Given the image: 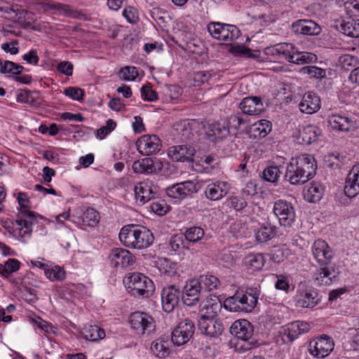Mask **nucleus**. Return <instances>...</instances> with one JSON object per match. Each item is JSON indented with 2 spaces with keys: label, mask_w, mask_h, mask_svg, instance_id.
Segmentation results:
<instances>
[{
  "label": "nucleus",
  "mask_w": 359,
  "mask_h": 359,
  "mask_svg": "<svg viewBox=\"0 0 359 359\" xmlns=\"http://www.w3.org/2000/svg\"><path fill=\"white\" fill-rule=\"evenodd\" d=\"M316 170L315 158L309 154H302L291 158L285 177L292 184H304L313 177Z\"/></svg>",
  "instance_id": "f257e3e1"
},
{
  "label": "nucleus",
  "mask_w": 359,
  "mask_h": 359,
  "mask_svg": "<svg viewBox=\"0 0 359 359\" xmlns=\"http://www.w3.org/2000/svg\"><path fill=\"white\" fill-rule=\"evenodd\" d=\"M18 201L20 206L17 215V219L15 221L13 236H16L22 242H26L32 233V225L36 222V217L34 212L28 209L29 199L27 194L24 192L18 193Z\"/></svg>",
  "instance_id": "f03ea898"
},
{
  "label": "nucleus",
  "mask_w": 359,
  "mask_h": 359,
  "mask_svg": "<svg viewBox=\"0 0 359 359\" xmlns=\"http://www.w3.org/2000/svg\"><path fill=\"white\" fill-rule=\"evenodd\" d=\"M119 239L126 247L141 250L149 248L153 243L154 237L144 226L128 224L121 229Z\"/></svg>",
  "instance_id": "7ed1b4c3"
},
{
  "label": "nucleus",
  "mask_w": 359,
  "mask_h": 359,
  "mask_svg": "<svg viewBox=\"0 0 359 359\" xmlns=\"http://www.w3.org/2000/svg\"><path fill=\"white\" fill-rule=\"evenodd\" d=\"M268 54L278 59H285L287 62L304 65L314 63L317 61L316 55L306 51H299L293 43H281L275 45L272 48H267Z\"/></svg>",
  "instance_id": "20e7f679"
},
{
  "label": "nucleus",
  "mask_w": 359,
  "mask_h": 359,
  "mask_svg": "<svg viewBox=\"0 0 359 359\" xmlns=\"http://www.w3.org/2000/svg\"><path fill=\"white\" fill-rule=\"evenodd\" d=\"M230 333L237 338L236 347L246 351L258 346L257 340L252 337L254 328L252 325L245 319L233 322L229 328Z\"/></svg>",
  "instance_id": "39448f33"
},
{
  "label": "nucleus",
  "mask_w": 359,
  "mask_h": 359,
  "mask_svg": "<svg viewBox=\"0 0 359 359\" xmlns=\"http://www.w3.org/2000/svg\"><path fill=\"white\" fill-rule=\"evenodd\" d=\"M123 282L129 292L134 296L148 298L155 290L153 281L140 273H130L124 278Z\"/></svg>",
  "instance_id": "423d86ee"
},
{
  "label": "nucleus",
  "mask_w": 359,
  "mask_h": 359,
  "mask_svg": "<svg viewBox=\"0 0 359 359\" xmlns=\"http://www.w3.org/2000/svg\"><path fill=\"white\" fill-rule=\"evenodd\" d=\"M334 346V341L330 337L322 335L309 342L308 351L315 358H324L331 353Z\"/></svg>",
  "instance_id": "0eeeda50"
},
{
  "label": "nucleus",
  "mask_w": 359,
  "mask_h": 359,
  "mask_svg": "<svg viewBox=\"0 0 359 359\" xmlns=\"http://www.w3.org/2000/svg\"><path fill=\"white\" fill-rule=\"evenodd\" d=\"M130 323L131 327L138 334H149L155 329V321L149 314L136 311L130 314Z\"/></svg>",
  "instance_id": "6e6552de"
},
{
  "label": "nucleus",
  "mask_w": 359,
  "mask_h": 359,
  "mask_svg": "<svg viewBox=\"0 0 359 359\" xmlns=\"http://www.w3.org/2000/svg\"><path fill=\"white\" fill-rule=\"evenodd\" d=\"M273 211L281 226L290 227L295 220L294 207L291 203L285 200L279 199L276 201Z\"/></svg>",
  "instance_id": "1a4fd4ad"
},
{
  "label": "nucleus",
  "mask_w": 359,
  "mask_h": 359,
  "mask_svg": "<svg viewBox=\"0 0 359 359\" xmlns=\"http://www.w3.org/2000/svg\"><path fill=\"white\" fill-rule=\"evenodd\" d=\"M195 332L194 323L190 319H184L180 322L171 334V340L176 346H182L187 343Z\"/></svg>",
  "instance_id": "9d476101"
},
{
  "label": "nucleus",
  "mask_w": 359,
  "mask_h": 359,
  "mask_svg": "<svg viewBox=\"0 0 359 359\" xmlns=\"http://www.w3.org/2000/svg\"><path fill=\"white\" fill-rule=\"evenodd\" d=\"M198 326L203 334L211 337L221 335L225 327L219 319L205 316H200Z\"/></svg>",
  "instance_id": "9b49d317"
},
{
  "label": "nucleus",
  "mask_w": 359,
  "mask_h": 359,
  "mask_svg": "<svg viewBox=\"0 0 359 359\" xmlns=\"http://www.w3.org/2000/svg\"><path fill=\"white\" fill-rule=\"evenodd\" d=\"M165 191L170 198L182 200L196 193L198 189L194 182L187 180L168 187Z\"/></svg>",
  "instance_id": "f8f14e48"
},
{
  "label": "nucleus",
  "mask_w": 359,
  "mask_h": 359,
  "mask_svg": "<svg viewBox=\"0 0 359 359\" xmlns=\"http://www.w3.org/2000/svg\"><path fill=\"white\" fill-rule=\"evenodd\" d=\"M311 250L314 259L320 266L329 264L334 257V253L328 243L322 239L316 240Z\"/></svg>",
  "instance_id": "ddd939ff"
},
{
  "label": "nucleus",
  "mask_w": 359,
  "mask_h": 359,
  "mask_svg": "<svg viewBox=\"0 0 359 359\" xmlns=\"http://www.w3.org/2000/svg\"><path fill=\"white\" fill-rule=\"evenodd\" d=\"M205 130L207 139L215 143L225 139L230 134L225 120L208 123Z\"/></svg>",
  "instance_id": "4468645a"
},
{
  "label": "nucleus",
  "mask_w": 359,
  "mask_h": 359,
  "mask_svg": "<svg viewBox=\"0 0 359 359\" xmlns=\"http://www.w3.org/2000/svg\"><path fill=\"white\" fill-rule=\"evenodd\" d=\"M201 289L196 279L187 281L182 292L183 303L188 306L196 305L199 302Z\"/></svg>",
  "instance_id": "2eb2a0df"
},
{
  "label": "nucleus",
  "mask_w": 359,
  "mask_h": 359,
  "mask_svg": "<svg viewBox=\"0 0 359 359\" xmlns=\"http://www.w3.org/2000/svg\"><path fill=\"white\" fill-rule=\"evenodd\" d=\"M161 140L155 135H145L136 142L137 151L142 155L149 156L160 150Z\"/></svg>",
  "instance_id": "dca6fc26"
},
{
  "label": "nucleus",
  "mask_w": 359,
  "mask_h": 359,
  "mask_svg": "<svg viewBox=\"0 0 359 359\" xmlns=\"http://www.w3.org/2000/svg\"><path fill=\"white\" fill-rule=\"evenodd\" d=\"M132 168L135 173H157L163 169V163L157 158H144L135 161Z\"/></svg>",
  "instance_id": "f3484780"
},
{
  "label": "nucleus",
  "mask_w": 359,
  "mask_h": 359,
  "mask_svg": "<svg viewBox=\"0 0 359 359\" xmlns=\"http://www.w3.org/2000/svg\"><path fill=\"white\" fill-rule=\"evenodd\" d=\"M292 32L297 34L306 36H316L320 34V26L311 20L302 19L292 22L291 25Z\"/></svg>",
  "instance_id": "a211bd4d"
},
{
  "label": "nucleus",
  "mask_w": 359,
  "mask_h": 359,
  "mask_svg": "<svg viewBox=\"0 0 359 359\" xmlns=\"http://www.w3.org/2000/svg\"><path fill=\"white\" fill-rule=\"evenodd\" d=\"M180 291L175 285H169L161 291L163 310L166 313L172 312L179 302Z\"/></svg>",
  "instance_id": "6ab92c4d"
},
{
  "label": "nucleus",
  "mask_w": 359,
  "mask_h": 359,
  "mask_svg": "<svg viewBox=\"0 0 359 359\" xmlns=\"http://www.w3.org/2000/svg\"><path fill=\"white\" fill-rule=\"evenodd\" d=\"M109 259L113 266L121 268L133 265L135 262V257L128 250L123 248L112 249Z\"/></svg>",
  "instance_id": "aec40b11"
},
{
  "label": "nucleus",
  "mask_w": 359,
  "mask_h": 359,
  "mask_svg": "<svg viewBox=\"0 0 359 359\" xmlns=\"http://www.w3.org/2000/svg\"><path fill=\"white\" fill-rule=\"evenodd\" d=\"M241 297V311L250 312L257 304L260 294L257 287H248L246 290H238Z\"/></svg>",
  "instance_id": "412c9836"
},
{
  "label": "nucleus",
  "mask_w": 359,
  "mask_h": 359,
  "mask_svg": "<svg viewBox=\"0 0 359 359\" xmlns=\"http://www.w3.org/2000/svg\"><path fill=\"white\" fill-rule=\"evenodd\" d=\"M134 192L137 201L141 204H144L148 201L155 199L157 195L156 187L151 182H141L134 187Z\"/></svg>",
  "instance_id": "4be33fe9"
},
{
  "label": "nucleus",
  "mask_w": 359,
  "mask_h": 359,
  "mask_svg": "<svg viewBox=\"0 0 359 359\" xmlns=\"http://www.w3.org/2000/svg\"><path fill=\"white\" fill-rule=\"evenodd\" d=\"M296 306L301 308H313L320 299L316 290L306 289L299 290L295 297Z\"/></svg>",
  "instance_id": "5701e85b"
},
{
  "label": "nucleus",
  "mask_w": 359,
  "mask_h": 359,
  "mask_svg": "<svg viewBox=\"0 0 359 359\" xmlns=\"http://www.w3.org/2000/svg\"><path fill=\"white\" fill-rule=\"evenodd\" d=\"M229 184L223 181H216L208 184L205 189V197L212 201L223 198L229 192Z\"/></svg>",
  "instance_id": "b1692460"
},
{
  "label": "nucleus",
  "mask_w": 359,
  "mask_h": 359,
  "mask_svg": "<svg viewBox=\"0 0 359 359\" xmlns=\"http://www.w3.org/2000/svg\"><path fill=\"white\" fill-rule=\"evenodd\" d=\"M239 108L243 114L252 116L259 115L264 110L262 99L257 96L243 98L239 104Z\"/></svg>",
  "instance_id": "393cba45"
},
{
  "label": "nucleus",
  "mask_w": 359,
  "mask_h": 359,
  "mask_svg": "<svg viewBox=\"0 0 359 359\" xmlns=\"http://www.w3.org/2000/svg\"><path fill=\"white\" fill-rule=\"evenodd\" d=\"M346 196L353 198L359 194V164L349 171L344 188Z\"/></svg>",
  "instance_id": "a878e982"
},
{
  "label": "nucleus",
  "mask_w": 359,
  "mask_h": 359,
  "mask_svg": "<svg viewBox=\"0 0 359 359\" xmlns=\"http://www.w3.org/2000/svg\"><path fill=\"white\" fill-rule=\"evenodd\" d=\"M321 107L320 97L313 92L305 93L299 104L300 111L307 114L317 112Z\"/></svg>",
  "instance_id": "bb28decb"
},
{
  "label": "nucleus",
  "mask_w": 359,
  "mask_h": 359,
  "mask_svg": "<svg viewBox=\"0 0 359 359\" xmlns=\"http://www.w3.org/2000/svg\"><path fill=\"white\" fill-rule=\"evenodd\" d=\"M195 152V149L189 145H177L168 149L169 156L175 161H191Z\"/></svg>",
  "instance_id": "cd10ccee"
},
{
  "label": "nucleus",
  "mask_w": 359,
  "mask_h": 359,
  "mask_svg": "<svg viewBox=\"0 0 359 359\" xmlns=\"http://www.w3.org/2000/svg\"><path fill=\"white\" fill-rule=\"evenodd\" d=\"M327 122L333 130L342 132L350 131L354 126L351 118L341 114H332L329 116Z\"/></svg>",
  "instance_id": "c85d7f7f"
},
{
  "label": "nucleus",
  "mask_w": 359,
  "mask_h": 359,
  "mask_svg": "<svg viewBox=\"0 0 359 359\" xmlns=\"http://www.w3.org/2000/svg\"><path fill=\"white\" fill-rule=\"evenodd\" d=\"M222 308V304L218 297L210 296V297H207L201 305V311L203 313L201 316L215 318Z\"/></svg>",
  "instance_id": "c756f323"
},
{
  "label": "nucleus",
  "mask_w": 359,
  "mask_h": 359,
  "mask_svg": "<svg viewBox=\"0 0 359 359\" xmlns=\"http://www.w3.org/2000/svg\"><path fill=\"white\" fill-rule=\"evenodd\" d=\"M337 27L338 29L344 34L353 38H359L358 19L348 18L342 20Z\"/></svg>",
  "instance_id": "7c9ffc66"
},
{
  "label": "nucleus",
  "mask_w": 359,
  "mask_h": 359,
  "mask_svg": "<svg viewBox=\"0 0 359 359\" xmlns=\"http://www.w3.org/2000/svg\"><path fill=\"white\" fill-rule=\"evenodd\" d=\"M277 233L276 226L269 222L263 223L256 231L255 237L258 242L264 243L273 238Z\"/></svg>",
  "instance_id": "2f4dec72"
},
{
  "label": "nucleus",
  "mask_w": 359,
  "mask_h": 359,
  "mask_svg": "<svg viewBox=\"0 0 359 359\" xmlns=\"http://www.w3.org/2000/svg\"><path fill=\"white\" fill-rule=\"evenodd\" d=\"M323 266L315 272V280L318 282V285H330L332 278L335 277V271L332 267Z\"/></svg>",
  "instance_id": "473e14b6"
},
{
  "label": "nucleus",
  "mask_w": 359,
  "mask_h": 359,
  "mask_svg": "<svg viewBox=\"0 0 359 359\" xmlns=\"http://www.w3.org/2000/svg\"><path fill=\"white\" fill-rule=\"evenodd\" d=\"M271 130L270 121L262 119L255 123L250 128L251 135L254 138H262L266 137Z\"/></svg>",
  "instance_id": "72a5a7b5"
},
{
  "label": "nucleus",
  "mask_w": 359,
  "mask_h": 359,
  "mask_svg": "<svg viewBox=\"0 0 359 359\" xmlns=\"http://www.w3.org/2000/svg\"><path fill=\"white\" fill-rule=\"evenodd\" d=\"M320 135V129L319 128L313 125H308L299 132V138L302 139L303 143L309 144L315 142Z\"/></svg>",
  "instance_id": "f704fd0d"
},
{
  "label": "nucleus",
  "mask_w": 359,
  "mask_h": 359,
  "mask_svg": "<svg viewBox=\"0 0 359 359\" xmlns=\"http://www.w3.org/2000/svg\"><path fill=\"white\" fill-rule=\"evenodd\" d=\"M323 190L320 184L312 183L307 189L304 191V199L310 203H316L322 198Z\"/></svg>",
  "instance_id": "c9c22d12"
},
{
  "label": "nucleus",
  "mask_w": 359,
  "mask_h": 359,
  "mask_svg": "<svg viewBox=\"0 0 359 359\" xmlns=\"http://www.w3.org/2000/svg\"><path fill=\"white\" fill-rule=\"evenodd\" d=\"M265 259L262 254H249L245 258V264L248 269L252 271H260L265 264Z\"/></svg>",
  "instance_id": "e433bc0d"
},
{
  "label": "nucleus",
  "mask_w": 359,
  "mask_h": 359,
  "mask_svg": "<svg viewBox=\"0 0 359 359\" xmlns=\"http://www.w3.org/2000/svg\"><path fill=\"white\" fill-rule=\"evenodd\" d=\"M283 165H270L263 172V178L269 182L276 183L283 172Z\"/></svg>",
  "instance_id": "4c0bfd02"
},
{
  "label": "nucleus",
  "mask_w": 359,
  "mask_h": 359,
  "mask_svg": "<svg viewBox=\"0 0 359 359\" xmlns=\"http://www.w3.org/2000/svg\"><path fill=\"white\" fill-rule=\"evenodd\" d=\"M204 234V230L201 227L193 226L187 229L183 236L187 241L195 243L199 242Z\"/></svg>",
  "instance_id": "58836bf2"
},
{
  "label": "nucleus",
  "mask_w": 359,
  "mask_h": 359,
  "mask_svg": "<svg viewBox=\"0 0 359 359\" xmlns=\"http://www.w3.org/2000/svg\"><path fill=\"white\" fill-rule=\"evenodd\" d=\"M196 280L200 283L201 288L205 287L209 291L216 289L220 283L219 280L216 276L210 274L201 275Z\"/></svg>",
  "instance_id": "ea45409f"
},
{
  "label": "nucleus",
  "mask_w": 359,
  "mask_h": 359,
  "mask_svg": "<svg viewBox=\"0 0 359 359\" xmlns=\"http://www.w3.org/2000/svg\"><path fill=\"white\" fill-rule=\"evenodd\" d=\"M241 297L239 290H237L233 296L227 297L224 302V308L229 311H241Z\"/></svg>",
  "instance_id": "a19ab883"
},
{
  "label": "nucleus",
  "mask_w": 359,
  "mask_h": 359,
  "mask_svg": "<svg viewBox=\"0 0 359 359\" xmlns=\"http://www.w3.org/2000/svg\"><path fill=\"white\" fill-rule=\"evenodd\" d=\"M151 350L153 353L158 358H165L170 353V350L165 345V341L161 339H158L152 342Z\"/></svg>",
  "instance_id": "79ce46f5"
},
{
  "label": "nucleus",
  "mask_w": 359,
  "mask_h": 359,
  "mask_svg": "<svg viewBox=\"0 0 359 359\" xmlns=\"http://www.w3.org/2000/svg\"><path fill=\"white\" fill-rule=\"evenodd\" d=\"M222 32L223 34L221 37L222 41H231L237 39L241 34V32L236 26L224 23Z\"/></svg>",
  "instance_id": "37998d69"
},
{
  "label": "nucleus",
  "mask_w": 359,
  "mask_h": 359,
  "mask_svg": "<svg viewBox=\"0 0 359 359\" xmlns=\"http://www.w3.org/2000/svg\"><path fill=\"white\" fill-rule=\"evenodd\" d=\"M300 72L307 74L310 79H322L326 76L325 69L316 66H305L301 69Z\"/></svg>",
  "instance_id": "c03bdc74"
},
{
  "label": "nucleus",
  "mask_w": 359,
  "mask_h": 359,
  "mask_svg": "<svg viewBox=\"0 0 359 359\" xmlns=\"http://www.w3.org/2000/svg\"><path fill=\"white\" fill-rule=\"evenodd\" d=\"M99 213L93 208H88L83 213L82 221L85 225L93 226L100 221Z\"/></svg>",
  "instance_id": "a18cd8bd"
},
{
  "label": "nucleus",
  "mask_w": 359,
  "mask_h": 359,
  "mask_svg": "<svg viewBox=\"0 0 359 359\" xmlns=\"http://www.w3.org/2000/svg\"><path fill=\"white\" fill-rule=\"evenodd\" d=\"M169 245L172 251L177 252L181 249H188L186 246L185 238L182 233L172 236L169 241Z\"/></svg>",
  "instance_id": "49530a36"
},
{
  "label": "nucleus",
  "mask_w": 359,
  "mask_h": 359,
  "mask_svg": "<svg viewBox=\"0 0 359 359\" xmlns=\"http://www.w3.org/2000/svg\"><path fill=\"white\" fill-rule=\"evenodd\" d=\"M297 330V327L294 323H292L287 327H283L280 333L282 334L284 341L292 342L299 335Z\"/></svg>",
  "instance_id": "de8ad7c7"
},
{
  "label": "nucleus",
  "mask_w": 359,
  "mask_h": 359,
  "mask_svg": "<svg viewBox=\"0 0 359 359\" xmlns=\"http://www.w3.org/2000/svg\"><path fill=\"white\" fill-rule=\"evenodd\" d=\"M46 277L52 281L62 280L65 278V272L59 266H55L52 268L48 266L45 272Z\"/></svg>",
  "instance_id": "09e8293b"
},
{
  "label": "nucleus",
  "mask_w": 359,
  "mask_h": 359,
  "mask_svg": "<svg viewBox=\"0 0 359 359\" xmlns=\"http://www.w3.org/2000/svg\"><path fill=\"white\" fill-rule=\"evenodd\" d=\"M227 205L236 211L243 210L248 205L246 201L241 196H230L226 200Z\"/></svg>",
  "instance_id": "8fccbe9b"
},
{
  "label": "nucleus",
  "mask_w": 359,
  "mask_h": 359,
  "mask_svg": "<svg viewBox=\"0 0 359 359\" xmlns=\"http://www.w3.org/2000/svg\"><path fill=\"white\" fill-rule=\"evenodd\" d=\"M86 338L90 341H95L103 339L105 337V332L97 325L90 326L87 331Z\"/></svg>",
  "instance_id": "3c124183"
},
{
  "label": "nucleus",
  "mask_w": 359,
  "mask_h": 359,
  "mask_svg": "<svg viewBox=\"0 0 359 359\" xmlns=\"http://www.w3.org/2000/svg\"><path fill=\"white\" fill-rule=\"evenodd\" d=\"M138 75L137 69L135 67L126 66L120 70V76L123 80L134 81Z\"/></svg>",
  "instance_id": "603ef678"
},
{
  "label": "nucleus",
  "mask_w": 359,
  "mask_h": 359,
  "mask_svg": "<svg viewBox=\"0 0 359 359\" xmlns=\"http://www.w3.org/2000/svg\"><path fill=\"white\" fill-rule=\"evenodd\" d=\"M289 254L288 249L278 247L272 252L271 259L276 263H280L287 257Z\"/></svg>",
  "instance_id": "864d4df0"
},
{
  "label": "nucleus",
  "mask_w": 359,
  "mask_h": 359,
  "mask_svg": "<svg viewBox=\"0 0 359 359\" xmlns=\"http://www.w3.org/2000/svg\"><path fill=\"white\" fill-rule=\"evenodd\" d=\"M182 93V88L177 85H166L164 88V95L171 100H177Z\"/></svg>",
  "instance_id": "5fc2aeb1"
},
{
  "label": "nucleus",
  "mask_w": 359,
  "mask_h": 359,
  "mask_svg": "<svg viewBox=\"0 0 359 359\" xmlns=\"http://www.w3.org/2000/svg\"><path fill=\"white\" fill-rule=\"evenodd\" d=\"M226 123L227 127L229 128V132L231 133V130H233L234 133L239 130L242 124L245 123L243 118L236 115H231L228 120L226 121Z\"/></svg>",
  "instance_id": "6e6d98bb"
},
{
  "label": "nucleus",
  "mask_w": 359,
  "mask_h": 359,
  "mask_svg": "<svg viewBox=\"0 0 359 359\" xmlns=\"http://www.w3.org/2000/svg\"><path fill=\"white\" fill-rule=\"evenodd\" d=\"M224 23L221 22H210L208 25V31L209 33L214 37L218 40L222 41V33L223 32Z\"/></svg>",
  "instance_id": "4d7b16f0"
},
{
  "label": "nucleus",
  "mask_w": 359,
  "mask_h": 359,
  "mask_svg": "<svg viewBox=\"0 0 359 359\" xmlns=\"http://www.w3.org/2000/svg\"><path fill=\"white\" fill-rule=\"evenodd\" d=\"M140 91L142 98L144 101L154 102L158 99L157 93L149 86L144 85Z\"/></svg>",
  "instance_id": "13d9d810"
},
{
  "label": "nucleus",
  "mask_w": 359,
  "mask_h": 359,
  "mask_svg": "<svg viewBox=\"0 0 359 359\" xmlns=\"http://www.w3.org/2000/svg\"><path fill=\"white\" fill-rule=\"evenodd\" d=\"M151 210L158 215H163L168 212V205L163 200L154 201L150 205Z\"/></svg>",
  "instance_id": "bf43d9fd"
},
{
  "label": "nucleus",
  "mask_w": 359,
  "mask_h": 359,
  "mask_svg": "<svg viewBox=\"0 0 359 359\" xmlns=\"http://www.w3.org/2000/svg\"><path fill=\"white\" fill-rule=\"evenodd\" d=\"M339 62L345 69L349 67L355 68L359 64V60L356 57L346 54L339 57Z\"/></svg>",
  "instance_id": "052dcab7"
},
{
  "label": "nucleus",
  "mask_w": 359,
  "mask_h": 359,
  "mask_svg": "<svg viewBox=\"0 0 359 359\" xmlns=\"http://www.w3.org/2000/svg\"><path fill=\"white\" fill-rule=\"evenodd\" d=\"M277 280L275 283L276 289L287 292L290 289L289 279L286 276L275 275Z\"/></svg>",
  "instance_id": "680f3d73"
},
{
  "label": "nucleus",
  "mask_w": 359,
  "mask_h": 359,
  "mask_svg": "<svg viewBox=\"0 0 359 359\" xmlns=\"http://www.w3.org/2000/svg\"><path fill=\"white\" fill-rule=\"evenodd\" d=\"M20 262L18 260L15 259H8L4 265V267H5V269L4 270V275L9 274L18 271L20 269Z\"/></svg>",
  "instance_id": "e2e57ef3"
},
{
  "label": "nucleus",
  "mask_w": 359,
  "mask_h": 359,
  "mask_svg": "<svg viewBox=\"0 0 359 359\" xmlns=\"http://www.w3.org/2000/svg\"><path fill=\"white\" fill-rule=\"evenodd\" d=\"M65 95L75 100H80L83 96V90L78 87H69L65 90Z\"/></svg>",
  "instance_id": "0e129e2a"
},
{
  "label": "nucleus",
  "mask_w": 359,
  "mask_h": 359,
  "mask_svg": "<svg viewBox=\"0 0 359 359\" xmlns=\"http://www.w3.org/2000/svg\"><path fill=\"white\" fill-rule=\"evenodd\" d=\"M15 62L9 60H5L4 62V65H2L1 68H0V72L3 74H8V77L13 78L15 77V69H14Z\"/></svg>",
  "instance_id": "69168bd1"
},
{
  "label": "nucleus",
  "mask_w": 359,
  "mask_h": 359,
  "mask_svg": "<svg viewBox=\"0 0 359 359\" xmlns=\"http://www.w3.org/2000/svg\"><path fill=\"white\" fill-rule=\"evenodd\" d=\"M22 59L28 64L37 65L39 61V57L36 49H32L28 53L22 55Z\"/></svg>",
  "instance_id": "338daca9"
},
{
  "label": "nucleus",
  "mask_w": 359,
  "mask_h": 359,
  "mask_svg": "<svg viewBox=\"0 0 359 359\" xmlns=\"http://www.w3.org/2000/svg\"><path fill=\"white\" fill-rule=\"evenodd\" d=\"M345 348L349 351H359V330H357L352 340L346 343Z\"/></svg>",
  "instance_id": "774afa93"
}]
</instances>
